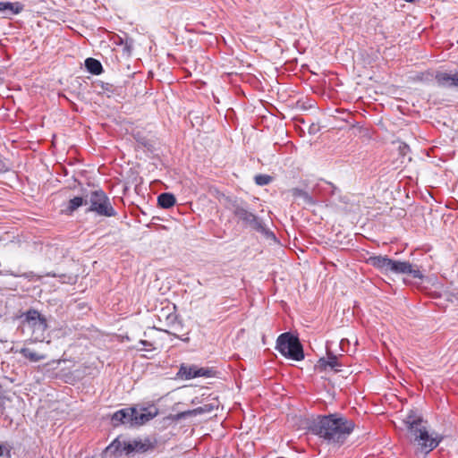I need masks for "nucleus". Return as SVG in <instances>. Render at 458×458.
Returning <instances> with one entry per match:
<instances>
[{
	"instance_id": "7",
	"label": "nucleus",
	"mask_w": 458,
	"mask_h": 458,
	"mask_svg": "<svg viewBox=\"0 0 458 458\" xmlns=\"http://www.w3.org/2000/svg\"><path fill=\"white\" fill-rule=\"evenodd\" d=\"M411 435L414 437L413 441L426 454L433 451L444 439L440 434L435 432L429 434L425 426L419 428Z\"/></svg>"
},
{
	"instance_id": "19",
	"label": "nucleus",
	"mask_w": 458,
	"mask_h": 458,
	"mask_svg": "<svg viewBox=\"0 0 458 458\" xmlns=\"http://www.w3.org/2000/svg\"><path fill=\"white\" fill-rule=\"evenodd\" d=\"M88 200L83 197H74L67 204L66 211L70 214L77 210L80 207L86 205Z\"/></svg>"
},
{
	"instance_id": "29",
	"label": "nucleus",
	"mask_w": 458,
	"mask_h": 458,
	"mask_svg": "<svg viewBox=\"0 0 458 458\" xmlns=\"http://www.w3.org/2000/svg\"><path fill=\"white\" fill-rule=\"evenodd\" d=\"M23 276H25L26 278L30 277L28 274H24Z\"/></svg>"
},
{
	"instance_id": "24",
	"label": "nucleus",
	"mask_w": 458,
	"mask_h": 458,
	"mask_svg": "<svg viewBox=\"0 0 458 458\" xmlns=\"http://www.w3.org/2000/svg\"><path fill=\"white\" fill-rule=\"evenodd\" d=\"M454 87L458 88V72L454 73Z\"/></svg>"
},
{
	"instance_id": "27",
	"label": "nucleus",
	"mask_w": 458,
	"mask_h": 458,
	"mask_svg": "<svg viewBox=\"0 0 458 458\" xmlns=\"http://www.w3.org/2000/svg\"><path fill=\"white\" fill-rule=\"evenodd\" d=\"M182 341H184V342H188L189 341V337H183V338H181Z\"/></svg>"
},
{
	"instance_id": "17",
	"label": "nucleus",
	"mask_w": 458,
	"mask_h": 458,
	"mask_svg": "<svg viewBox=\"0 0 458 458\" xmlns=\"http://www.w3.org/2000/svg\"><path fill=\"white\" fill-rule=\"evenodd\" d=\"M292 195L296 199H301L305 204L307 205H314L315 200L313 198L305 191L299 189V188H293L291 191Z\"/></svg>"
},
{
	"instance_id": "25",
	"label": "nucleus",
	"mask_w": 458,
	"mask_h": 458,
	"mask_svg": "<svg viewBox=\"0 0 458 458\" xmlns=\"http://www.w3.org/2000/svg\"><path fill=\"white\" fill-rule=\"evenodd\" d=\"M7 170H8V167L4 165V163L0 161V172H5Z\"/></svg>"
},
{
	"instance_id": "6",
	"label": "nucleus",
	"mask_w": 458,
	"mask_h": 458,
	"mask_svg": "<svg viewBox=\"0 0 458 458\" xmlns=\"http://www.w3.org/2000/svg\"><path fill=\"white\" fill-rule=\"evenodd\" d=\"M26 327L30 329L35 342H43L47 328L46 318L36 310H29L23 315Z\"/></svg>"
},
{
	"instance_id": "14",
	"label": "nucleus",
	"mask_w": 458,
	"mask_h": 458,
	"mask_svg": "<svg viewBox=\"0 0 458 458\" xmlns=\"http://www.w3.org/2000/svg\"><path fill=\"white\" fill-rule=\"evenodd\" d=\"M197 365H185L182 364L178 375L186 380L197 377Z\"/></svg>"
},
{
	"instance_id": "3",
	"label": "nucleus",
	"mask_w": 458,
	"mask_h": 458,
	"mask_svg": "<svg viewBox=\"0 0 458 458\" xmlns=\"http://www.w3.org/2000/svg\"><path fill=\"white\" fill-rule=\"evenodd\" d=\"M229 208L232 210L233 215L244 224L245 226L264 234L269 233L263 220L251 212L245 202L234 199L231 202V207Z\"/></svg>"
},
{
	"instance_id": "8",
	"label": "nucleus",
	"mask_w": 458,
	"mask_h": 458,
	"mask_svg": "<svg viewBox=\"0 0 458 458\" xmlns=\"http://www.w3.org/2000/svg\"><path fill=\"white\" fill-rule=\"evenodd\" d=\"M156 445L157 441L155 439H151L149 437H145L144 439L138 438L131 440L127 444H125L124 449L128 453H145L154 449Z\"/></svg>"
},
{
	"instance_id": "28",
	"label": "nucleus",
	"mask_w": 458,
	"mask_h": 458,
	"mask_svg": "<svg viewBox=\"0 0 458 458\" xmlns=\"http://www.w3.org/2000/svg\"><path fill=\"white\" fill-rule=\"evenodd\" d=\"M3 454V447L0 445V455Z\"/></svg>"
},
{
	"instance_id": "23",
	"label": "nucleus",
	"mask_w": 458,
	"mask_h": 458,
	"mask_svg": "<svg viewBox=\"0 0 458 458\" xmlns=\"http://www.w3.org/2000/svg\"><path fill=\"white\" fill-rule=\"evenodd\" d=\"M211 411V406L209 405H204L203 407H199L195 410V412L197 413H202V412H205V411Z\"/></svg>"
},
{
	"instance_id": "18",
	"label": "nucleus",
	"mask_w": 458,
	"mask_h": 458,
	"mask_svg": "<svg viewBox=\"0 0 458 458\" xmlns=\"http://www.w3.org/2000/svg\"><path fill=\"white\" fill-rule=\"evenodd\" d=\"M318 366L327 369V368H330L331 369H334L335 371H338V367H340V364L338 363L336 356H331L328 357V359L321 358L318 360Z\"/></svg>"
},
{
	"instance_id": "16",
	"label": "nucleus",
	"mask_w": 458,
	"mask_h": 458,
	"mask_svg": "<svg viewBox=\"0 0 458 458\" xmlns=\"http://www.w3.org/2000/svg\"><path fill=\"white\" fill-rule=\"evenodd\" d=\"M175 202V197L172 193L164 192L157 197V203L162 208H170Z\"/></svg>"
},
{
	"instance_id": "12",
	"label": "nucleus",
	"mask_w": 458,
	"mask_h": 458,
	"mask_svg": "<svg viewBox=\"0 0 458 458\" xmlns=\"http://www.w3.org/2000/svg\"><path fill=\"white\" fill-rule=\"evenodd\" d=\"M407 430L411 434L419 428L423 427L422 417L414 411H410L403 420Z\"/></svg>"
},
{
	"instance_id": "2",
	"label": "nucleus",
	"mask_w": 458,
	"mask_h": 458,
	"mask_svg": "<svg viewBox=\"0 0 458 458\" xmlns=\"http://www.w3.org/2000/svg\"><path fill=\"white\" fill-rule=\"evenodd\" d=\"M366 263L372 266L382 274L409 275L412 278L421 280L424 276L416 265L408 261L394 260L387 256L372 255L366 259Z\"/></svg>"
},
{
	"instance_id": "21",
	"label": "nucleus",
	"mask_w": 458,
	"mask_h": 458,
	"mask_svg": "<svg viewBox=\"0 0 458 458\" xmlns=\"http://www.w3.org/2000/svg\"><path fill=\"white\" fill-rule=\"evenodd\" d=\"M216 375V371L210 368L197 367V377H213Z\"/></svg>"
},
{
	"instance_id": "20",
	"label": "nucleus",
	"mask_w": 458,
	"mask_h": 458,
	"mask_svg": "<svg viewBox=\"0 0 458 458\" xmlns=\"http://www.w3.org/2000/svg\"><path fill=\"white\" fill-rule=\"evenodd\" d=\"M20 353L30 361L37 362L46 359L45 354H38L30 348H21Z\"/></svg>"
},
{
	"instance_id": "11",
	"label": "nucleus",
	"mask_w": 458,
	"mask_h": 458,
	"mask_svg": "<svg viewBox=\"0 0 458 458\" xmlns=\"http://www.w3.org/2000/svg\"><path fill=\"white\" fill-rule=\"evenodd\" d=\"M24 10V4L21 2H0V14L3 18L10 19L13 15L20 14Z\"/></svg>"
},
{
	"instance_id": "5",
	"label": "nucleus",
	"mask_w": 458,
	"mask_h": 458,
	"mask_svg": "<svg viewBox=\"0 0 458 458\" xmlns=\"http://www.w3.org/2000/svg\"><path fill=\"white\" fill-rule=\"evenodd\" d=\"M276 350L284 357L293 360L304 358L303 349L296 336L290 333L281 334L276 340Z\"/></svg>"
},
{
	"instance_id": "13",
	"label": "nucleus",
	"mask_w": 458,
	"mask_h": 458,
	"mask_svg": "<svg viewBox=\"0 0 458 458\" xmlns=\"http://www.w3.org/2000/svg\"><path fill=\"white\" fill-rule=\"evenodd\" d=\"M435 80L437 86L442 88H452L454 87V73L447 72H437L435 75Z\"/></svg>"
},
{
	"instance_id": "10",
	"label": "nucleus",
	"mask_w": 458,
	"mask_h": 458,
	"mask_svg": "<svg viewBox=\"0 0 458 458\" xmlns=\"http://www.w3.org/2000/svg\"><path fill=\"white\" fill-rule=\"evenodd\" d=\"M157 414L158 411L156 407L136 408V413L133 414V426L143 425L155 418Z\"/></svg>"
},
{
	"instance_id": "22",
	"label": "nucleus",
	"mask_w": 458,
	"mask_h": 458,
	"mask_svg": "<svg viewBox=\"0 0 458 458\" xmlns=\"http://www.w3.org/2000/svg\"><path fill=\"white\" fill-rule=\"evenodd\" d=\"M272 176L268 174H257L254 177L255 183L259 186H265L272 182Z\"/></svg>"
},
{
	"instance_id": "1",
	"label": "nucleus",
	"mask_w": 458,
	"mask_h": 458,
	"mask_svg": "<svg viewBox=\"0 0 458 458\" xmlns=\"http://www.w3.org/2000/svg\"><path fill=\"white\" fill-rule=\"evenodd\" d=\"M355 424L338 414L318 416L308 427L309 431L328 445H342L353 431Z\"/></svg>"
},
{
	"instance_id": "15",
	"label": "nucleus",
	"mask_w": 458,
	"mask_h": 458,
	"mask_svg": "<svg viewBox=\"0 0 458 458\" xmlns=\"http://www.w3.org/2000/svg\"><path fill=\"white\" fill-rule=\"evenodd\" d=\"M85 67L88 72L94 75H99L103 72V66L101 63L92 57H89L85 60Z\"/></svg>"
},
{
	"instance_id": "30",
	"label": "nucleus",
	"mask_w": 458,
	"mask_h": 458,
	"mask_svg": "<svg viewBox=\"0 0 458 458\" xmlns=\"http://www.w3.org/2000/svg\"><path fill=\"white\" fill-rule=\"evenodd\" d=\"M11 275L13 276H19L18 275L13 274V273H12Z\"/></svg>"
},
{
	"instance_id": "9",
	"label": "nucleus",
	"mask_w": 458,
	"mask_h": 458,
	"mask_svg": "<svg viewBox=\"0 0 458 458\" xmlns=\"http://www.w3.org/2000/svg\"><path fill=\"white\" fill-rule=\"evenodd\" d=\"M136 413V408L130 407L117 411L112 416V423L114 426L120 424H128L133 426V414Z\"/></svg>"
},
{
	"instance_id": "4",
	"label": "nucleus",
	"mask_w": 458,
	"mask_h": 458,
	"mask_svg": "<svg viewBox=\"0 0 458 458\" xmlns=\"http://www.w3.org/2000/svg\"><path fill=\"white\" fill-rule=\"evenodd\" d=\"M89 207L87 212H92L99 216L112 217L117 215L107 194L101 189L93 191L89 197Z\"/></svg>"
},
{
	"instance_id": "26",
	"label": "nucleus",
	"mask_w": 458,
	"mask_h": 458,
	"mask_svg": "<svg viewBox=\"0 0 458 458\" xmlns=\"http://www.w3.org/2000/svg\"><path fill=\"white\" fill-rule=\"evenodd\" d=\"M140 343L145 346H149V347L152 346V344L150 343H148L145 340H141Z\"/></svg>"
}]
</instances>
